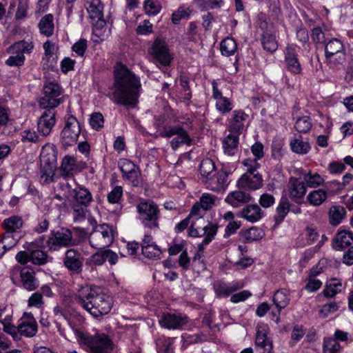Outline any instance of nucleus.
Listing matches in <instances>:
<instances>
[{
    "label": "nucleus",
    "mask_w": 353,
    "mask_h": 353,
    "mask_svg": "<svg viewBox=\"0 0 353 353\" xmlns=\"http://www.w3.org/2000/svg\"><path fill=\"white\" fill-rule=\"evenodd\" d=\"M69 325L77 338L79 343L93 353H111L113 343L109 336L104 333L90 335L74 327L70 321Z\"/></svg>",
    "instance_id": "nucleus-4"
},
{
    "label": "nucleus",
    "mask_w": 353,
    "mask_h": 353,
    "mask_svg": "<svg viewBox=\"0 0 353 353\" xmlns=\"http://www.w3.org/2000/svg\"><path fill=\"white\" fill-rule=\"evenodd\" d=\"M290 301L289 291L284 288L276 290L272 297L273 303L279 310L286 307L290 303Z\"/></svg>",
    "instance_id": "nucleus-35"
},
{
    "label": "nucleus",
    "mask_w": 353,
    "mask_h": 353,
    "mask_svg": "<svg viewBox=\"0 0 353 353\" xmlns=\"http://www.w3.org/2000/svg\"><path fill=\"white\" fill-rule=\"evenodd\" d=\"M10 278L14 285L20 286L22 284V267L20 265L12 269Z\"/></svg>",
    "instance_id": "nucleus-64"
},
{
    "label": "nucleus",
    "mask_w": 353,
    "mask_h": 353,
    "mask_svg": "<svg viewBox=\"0 0 353 353\" xmlns=\"http://www.w3.org/2000/svg\"><path fill=\"white\" fill-rule=\"evenodd\" d=\"M251 200V195L241 190L231 192L225 199V201L234 208H237L241 204L247 203Z\"/></svg>",
    "instance_id": "nucleus-30"
},
{
    "label": "nucleus",
    "mask_w": 353,
    "mask_h": 353,
    "mask_svg": "<svg viewBox=\"0 0 353 353\" xmlns=\"http://www.w3.org/2000/svg\"><path fill=\"white\" fill-rule=\"evenodd\" d=\"M240 236L243 242L245 243H250L253 241L261 239L264 236V232L255 226L240 232Z\"/></svg>",
    "instance_id": "nucleus-34"
},
{
    "label": "nucleus",
    "mask_w": 353,
    "mask_h": 353,
    "mask_svg": "<svg viewBox=\"0 0 353 353\" xmlns=\"http://www.w3.org/2000/svg\"><path fill=\"white\" fill-rule=\"evenodd\" d=\"M216 196L209 193H203L199 199L200 205L203 211H207L212 208L215 204Z\"/></svg>",
    "instance_id": "nucleus-52"
},
{
    "label": "nucleus",
    "mask_w": 353,
    "mask_h": 353,
    "mask_svg": "<svg viewBox=\"0 0 353 353\" xmlns=\"http://www.w3.org/2000/svg\"><path fill=\"white\" fill-rule=\"evenodd\" d=\"M342 283L336 279H332L330 282L327 283L322 294L327 298H333L341 292Z\"/></svg>",
    "instance_id": "nucleus-42"
},
{
    "label": "nucleus",
    "mask_w": 353,
    "mask_h": 353,
    "mask_svg": "<svg viewBox=\"0 0 353 353\" xmlns=\"http://www.w3.org/2000/svg\"><path fill=\"white\" fill-rule=\"evenodd\" d=\"M74 184H75L74 182H73V184H71L66 180L58 184V188L62 191L65 199L68 200L72 199L75 190Z\"/></svg>",
    "instance_id": "nucleus-54"
},
{
    "label": "nucleus",
    "mask_w": 353,
    "mask_h": 353,
    "mask_svg": "<svg viewBox=\"0 0 353 353\" xmlns=\"http://www.w3.org/2000/svg\"><path fill=\"white\" fill-rule=\"evenodd\" d=\"M215 106L216 110L223 115L228 114L232 109V104L230 100L226 97L217 100Z\"/></svg>",
    "instance_id": "nucleus-53"
},
{
    "label": "nucleus",
    "mask_w": 353,
    "mask_h": 353,
    "mask_svg": "<svg viewBox=\"0 0 353 353\" xmlns=\"http://www.w3.org/2000/svg\"><path fill=\"white\" fill-rule=\"evenodd\" d=\"M269 328L267 325L259 324L256 326L255 345L261 353H273L272 341L268 337Z\"/></svg>",
    "instance_id": "nucleus-18"
},
{
    "label": "nucleus",
    "mask_w": 353,
    "mask_h": 353,
    "mask_svg": "<svg viewBox=\"0 0 353 353\" xmlns=\"http://www.w3.org/2000/svg\"><path fill=\"white\" fill-rule=\"evenodd\" d=\"M303 181L310 188H316L324 185L325 179L319 174L311 171L303 174Z\"/></svg>",
    "instance_id": "nucleus-39"
},
{
    "label": "nucleus",
    "mask_w": 353,
    "mask_h": 353,
    "mask_svg": "<svg viewBox=\"0 0 353 353\" xmlns=\"http://www.w3.org/2000/svg\"><path fill=\"white\" fill-rule=\"evenodd\" d=\"M46 111L41 114L37 123L38 131L43 136L50 134L54 127L55 120V112L53 108H45Z\"/></svg>",
    "instance_id": "nucleus-22"
},
{
    "label": "nucleus",
    "mask_w": 353,
    "mask_h": 353,
    "mask_svg": "<svg viewBox=\"0 0 353 353\" xmlns=\"http://www.w3.org/2000/svg\"><path fill=\"white\" fill-rule=\"evenodd\" d=\"M39 28L41 34L48 37L52 36L54 32L53 16L48 14L43 17L39 23Z\"/></svg>",
    "instance_id": "nucleus-36"
},
{
    "label": "nucleus",
    "mask_w": 353,
    "mask_h": 353,
    "mask_svg": "<svg viewBox=\"0 0 353 353\" xmlns=\"http://www.w3.org/2000/svg\"><path fill=\"white\" fill-rule=\"evenodd\" d=\"M243 281H234L230 284L221 283L214 285V292L217 297L225 298L234 292L242 289L244 287Z\"/></svg>",
    "instance_id": "nucleus-28"
},
{
    "label": "nucleus",
    "mask_w": 353,
    "mask_h": 353,
    "mask_svg": "<svg viewBox=\"0 0 353 353\" xmlns=\"http://www.w3.org/2000/svg\"><path fill=\"white\" fill-rule=\"evenodd\" d=\"M84 259L81 252L74 248L65 251L63 259L65 268L73 274H80L82 272Z\"/></svg>",
    "instance_id": "nucleus-17"
},
{
    "label": "nucleus",
    "mask_w": 353,
    "mask_h": 353,
    "mask_svg": "<svg viewBox=\"0 0 353 353\" xmlns=\"http://www.w3.org/2000/svg\"><path fill=\"white\" fill-rule=\"evenodd\" d=\"M341 345L336 339L325 338L323 343V353H339Z\"/></svg>",
    "instance_id": "nucleus-49"
},
{
    "label": "nucleus",
    "mask_w": 353,
    "mask_h": 353,
    "mask_svg": "<svg viewBox=\"0 0 353 353\" xmlns=\"http://www.w3.org/2000/svg\"><path fill=\"white\" fill-rule=\"evenodd\" d=\"M236 185L241 189L256 190L263 185V179L259 172L243 174L237 181Z\"/></svg>",
    "instance_id": "nucleus-25"
},
{
    "label": "nucleus",
    "mask_w": 353,
    "mask_h": 353,
    "mask_svg": "<svg viewBox=\"0 0 353 353\" xmlns=\"http://www.w3.org/2000/svg\"><path fill=\"white\" fill-rule=\"evenodd\" d=\"M144 9L147 14L156 15L161 9L159 1H144Z\"/></svg>",
    "instance_id": "nucleus-60"
},
{
    "label": "nucleus",
    "mask_w": 353,
    "mask_h": 353,
    "mask_svg": "<svg viewBox=\"0 0 353 353\" xmlns=\"http://www.w3.org/2000/svg\"><path fill=\"white\" fill-rule=\"evenodd\" d=\"M190 10L188 8L183 7L179 8L176 11L174 12L172 15V21L174 24H178L182 19H188L190 16Z\"/></svg>",
    "instance_id": "nucleus-59"
},
{
    "label": "nucleus",
    "mask_w": 353,
    "mask_h": 353,
    "mask_svg": "<svg viewBox=\"0 0 353 353\" xmlns=\"http://www.w3.org/2000/svg\"><path fill=\"white\" fill-rule=\"evenodd\" d=\"M3 326V331L13 337L14 340H20L22 336V323L15 327L10 324V321H6V323L2 324Z\"/></svg>",
    "instance_id": "nucleus-50"
},
{
    "label": "nucleus",
    "mask_w": 353,
    "mask_h": 353,
    "mask_svg": "<svg viewBox=\"0 0 353 353\" xmlns=\"http://www.w3.org/2000/svg\"><path fill=\"white\" fill-rule=\"evenodd\" d=\"M242 164L246 168V172L245 174H256L258 168L260 167V164L258 161L252 159H246Z\"/></svg>",
    "instance_id": "nucleus-63"
},
{
    "label": "nucleus",
    "mask_w": 353,
    "mask_h": 353,
    "mask_svg": "<svg viewBox=\"0 0 353 353\" xmlns=\"http://www.w3.org/2000/svg\"><path fill=\"white\" fill-rule=\"evenodd\" d=\"M115 232L111 225L103 223L97 225L89 236V243L94 249L107 248L114 239Z\"/></svg>",
    "instance_id": "nucleus-8"
},
{
    "label": "nucleus",
    "mask_w": 353,
    "mask_h": 353,
    "mask_svg": "<svg viewBox=\"0 0 353 353\" xmlns=\"http://www.w3.org/2000/svg\"><path fill=\"white\" fill-rule=\"evenodd\" d=\"M123 196V188L115 186L107 195L108 201L111 204L119 203Z\"/></svg>",
    "instance_id": "nucleus-55"
},
{
    "label": "nucleus",
    "mask_w": 353,
    "mask_h": 353,
    "mask_svg": "<svg viewBox=\"0 0 353 353\" xmlns=\"http://www.w3.org/2000/svg\"><path fill=\"white\" fill-rule=\"evenodd\" d=\"M92 254L86 261V264L90 265L100 266L104 264V258L101 249Z\"/></svg>",
    "instance_id": "nucleus-58"
},
{
    "label": "nucleus",
    "mask_w": 353,
    "mask_h": 353,
    "mask_svg": "<svg viewBox=\"0 0 353 353\" xmlns=\"http://www.w3.org/2000/svg\"><path fill=\"white\" fill-rule=\"evenodd\" d=\"M81 132L78 120L72 115L69 116L65 121V125L61 132V142L65 146L74 145Z\"/></svg>",
    "instance_id": "nucleus-15"
},
{
    "label": "nucleus",
    "mask_w": 353,
    "mask_h": 353,
    "mask_svg": "<svg viewBox=\"0 0 353 353\" xmlns=\"http://www.w3.org/2000/svg\"><path fill=\"white\" fill-rule=\"evenodd\" d=\"M2 226L6 230L2 239L6 252L15 246L21 239L20 229L22 228V219L18 216H12L3 221Z\"/></svg>",
    "instance_id": "nucleus-7"
},
{
    "label": "nucleus",
    "mask_w": 353,
    "mask_h": 353,
    "mask_svg": "<svg viewBox=\"0 0 353 353\" xmlns=\"http://www.w3.org/2000/svg\"><path fill=\"white\" fill-rule=\"evenodd\" d=\"M39 283L33 271L23 270V288L32 291L39 287Z\"/></svg>",
    "instance_id": "nucleus-46"
},
{
    "label": "nucleus",
    "mask_w": 353,
    "mask_h": 353,
    "mask_svg": "<svg viewBox=\"0 0 353 353\" xmlns=\"http://www.w3.org/2000/svg\"><path fill=\"white\" fill-rule=\"evenodd\" d=\"M353 242V233L346 230H339L332 241V248L335 250H343Z\"/></svg>",
    "instance_id": "nucleus-26"
},
{
    "label": "nucleus",
    "mask_w": 353,
    "mask_h": 353,
    "mask_svg": "<svg viewBox=\"0 0 353 353\" xmlns=\"http://www.w3.org/2000/svg\"><path fill=\"white\" fill-rule=\"evenodd\" d=\"M187 322L186 316L174 313H163L159 319L161 326L168 330L181 329Z\"/></svg>",
    "instance_id": "nucleus-21"
},
{
    "label": "nucleus",
    "mask_w": 353,
    "mask_h": 353,
    "mask_svg": "<svg viewBox=\"0 0 353 353\" xmlns=\"http://www.w3.org/2000/svg\"><path fill=\"white\" fill-rule=\"evenodd\" d=\"M154 125L158 133L157 137L170 138L176 136L170 141V145L173 150H176L180 145H190L191 144L192 139L182 125H169L168 117L165 114L154 116Z\"/></svg>",
    "instance_id": "nucleus-3"
},
{
    "label": "nucleus",
    "mask_w": 353,
    "mask_h": 353,
    "mask_svg": "<svg viewBox=\"0 0 353 353\" xmlns=\"http://www.w3.org/2000/svg\"><path fill=\"white\" fill-rule=\"evenodd\" d=\"M346 211L342 206H332L329 210V221L332 225H339L343 219Z\"/></svg>",
    "instance_id": "nucleus-41"
},
{
    "label": "nucleus",
    "mask_w": 353,
    "mask_h": 353,
    "mask_svg": "<svg viewBox=\"0 0 353 353\" xmlns=\"http://www.w3.org/2000/svg\"><path fill=\"white\" fill-rule=\"evenodd\" d=\"M290 145L292 152L299 154H306L310 149V144L303 141L302 139L295 138L292 139Z\"/></svg>",
    "instance_id": "nucleus-47"
},
{
    "label": "nucleus",
    "mask_w": 353,
    "mask_h": 353,
    "mask_svg": "<svg viewBox=\"0 0 353 353\" xmlns=\"http://www.w3.org/2000/svg\"><path fill=\"white\" fill-rule=\"evenodd\" d=\"M239 143V135L231 134L228 135L223 141L225 154L232 156L235 154Z\"/></svg>",
    "instance_id": "nucleus-40"
},
{
    "label": "nucleus",
    "mask_w": 353,
    "mask_h": 353,
    "mask_svg": "<svg viewBox=\"0 0 353 353\" xmlns=\"http://www.w3.org/2000/svg\"><path fill=\"white\" fill-rule=\"evenodd\" d=\"M284 53L287 70L294 74H301L302 68L295 48L292 46H288Z\"/></svg>",
    "instance_id": "nucleus-24"
},
{
    "label": "nucleus",
    "mask_w": 353,
    "mask_h": 353,
    "mask_svg": "<svg viewBox=\"0 0 353 353\" xmlns=\"http://www.w3.org/2000/svg\"><path fill=\"white\" fill-rule=\"evenodd\" d=\"M81 168L77 163L74 157L66 155L62 160L60 167V174L64 178H72L75 174L79 172Z\"/></svg>",
    "instance_id": "nucleus-27"
},
{
    "label": "nucleus",
    "mask_w": 353,
    "mask_h": 353,
    "mask_svg": "<svg viewBox=\"0 0 353 353\" xmlns=\"http://www.w3.org/2000/svg\"><path fill=\"white\" fill-rule=\"evenodd\" d=\"M75 190L72 199L75 203L84 205H89L92 201V195L90 190L84 187L74 184Z\"/></svg>",
    "instance_id": "nucleus-33"
},
{
    "label": "nucleus",
    "mask_w": 353,
    "mask_h": 353,
    "mask_svg": "<svg viewBox=\"0 0 353 353\" xmlns=\"http://www.w3.org/2000/svg\"><path fill=\"white\" fill-rule=\"evenodd\" d=\"M231 172L223 166L217 170L206 179L203 180L206 188L215 192H224L230 183L229 175Z\"/></svg>",
    "instance_id": "nucleus-12"
},
{
    "label": "nucleus",
    "mask_w": 353,
    "mask_h": 353,
    "mask_svg": "<svg viewBox=\"0 0 353 353\" xmlns=\"http://www.w3.org/2000/svg\"><path fill=\"white\" fill-rule=\"evenodd\" d=\"M8 52L12 55L6 61L8 66H21L22 65V41L15 42L10 46Z\"/></svg>",
    "instance_id": "nucleus-29"
},
{
    "label": "nucleus",
    "mask_w": 353,
    "mask_h": 353,
    "mask_svg": "<svg viewBox=\"0 0 353 353\" xmlns=\"http://www.w3.org/2000/svg\"><path fill=\"white\" fill-rule=\"evenodd\" d=\"M38 325L35 320L23 321V336L32 337L37 332Z\"/></svg>",
    "instance_id": "nucleus-57"
},
{
    "label": "nucleus",
    "mask_w": 353,
    "mask_h": 353,
    "mask_svg": "<svg viewBox=\"0 0 353 353\" xmlns=\"http://www.w3.org/2000/svg\"><path fill=\"white\" fill-rule=\"evenodd\" d=\"M57 167V150L52 143L42 147L40 154L41 178L44 183L52 181Z\"/></svg>",
    "instance_id": "nucleus-5"
},
{
    "label": "nucleus",
    "mask_w": 353,
    "mask_h": 353,
    "mask_svg": "<svg viewBox=\"0 0 353 353\" xmlns=\"http://www.w3.org/2000/svg\"><path fill=\"white\" fill-rule=\"evenodd\" d=\"M327 62L333 65L341 64L345 60V52L343 43L337 39L330 40L325 46Z\"/></svg>",
    "instance_id": "nucleus-16"
},
{
    "label": "nucleus",
    "mask_w": 353,
    "mask_h": 353,
    "mask_svg": "<svg viewBox=\"0 0 353 353\" xmlns=\"http://www.w3.org/2000/svg\"><path fill=\"white\" fill-rule=\"evenodd\" d=\"M77 304L94 317H101L108 314L112 307V298L97 286H81L74 296Z\"/></svg>",
    "instance_id": "nucleus-2"
},
{
    "label": "nucleus",
    "mask_w": 353,
    "mask_h": 353,
    "mask_svg": "<svg viewBox=\"0 0 353 353\" xmlns=\"http://www.w3.org/2000/svg\"><path fill=\"white\" fill-rule=\"evenodd\" d=\"M148 52L157 62L164 66L169 65L173 59L166 42L160 37L155 39Z\"/></svg>",
    "instance_id": "nucleus-14"
},
{
    "label": "nucleus",
    "mask_w": 353,
    "mask_h": 353,
    "mask_svg": "<svg viewBox=\"0 0 353 353\" xmlns=\"http://www.w3.org/2000/svg\"><path fill=\"white\" fill-rule=\"evenodd\" d=\"M216 170H217L215 168V163L211 159L207 158L203 159L199 168L201 181H203V180L208 178V176H211Z\"/></svg>",
    "instance_id": "nucleus-43"
},
{
    "label": "nucleus",
    "mask_w": 353,
    "mask_h": 353,
    "mask_svg": "<svg viewBox=\"0 0 353 353\" xmlns=\"http://www.w3.org/2000/svg\"><path fill=\"white\" fill-rule=\"evenodd\" d=\"M312 127V119L308 116H303L296 119L294 124L295 130L299 133L306 134Z\"/></svg>",
    "instance_id": "nucleus-45"
},
{
    "label": "nucleus",
    "mask_w": 353,
    "mask_h": 353,
    "mask_svg": "<svg viewBox=\"0 0 353 353\" xmlns=\"http://www.w3.org/2000/svg\"><path fill=\"white\" fill-rule=\"evenodd\" d=\"M141 91L140 78L122 63L114 69V83L110 99L117 105L134 108L139 103Z\"/></svg>",
    "instance_id": "nucleus-1"
},
{
    "label": "nucleus",
    "mask_w": 353,
    "mask_h": 353,
    "mask_svg": "<svg viewBox=\"0 0 353 353\" xmlns=\"http://www.w3.org/2000/svg\"><path fill=\"white\" fill-rule=\"evenodd\" d=\"M261 44L263 49L270 53L274 52L278 48L276 36L271 32H265L262 34Z\"/></svg>",
    "instance_id": "nucleus-37"
},
{
    "label": "nucleus",
    "mask_w": 353,
    "mask_h": 353,
    "mask_svg": "<svg viewBox=\"0 0 353 353\" xmlns=\"http://www.w3.org/2000/svg\"><path fill=\"white\" fill-rule=\"evenodd\" d=\"M43 236H40L34 242L28 243L26 250H23V270L27 268L28 262H32L34 265H42L47 263V254L40 248L43 243Z\"/></svg>",
    "instance_id": "nucleus-11"
},
{
    "label": "nucleus",
    "mask_w": 353,
    "mask_h": 353,
    "mask_svg": "<svg viewBox=\"0 0 353 353\" xmlns=\"http://www.w3.org/2000/svg\"><path fill=\"white\" fill-rule=\"evenodd\" d=\"M248 118L247 114L242 110H234L230 117L228 119V130L231 134L239 135L242 133L244 127L245 122Z\"/></svg>",
    "instance_id": "nucleus-20"
},
{
    "label": "nucleus",
    "mask_w": 353,
    "mask_h": 353,
    "mask_svg": "<svg viewBox=\"0 0 353 353\" xmlns=\"http://www.w3.org/2000/svg\"><path fill=\"white\" fill-rule=\"evenodd\" d=\"M85 8L90 18L97 22L94 30L97 32V26L101 28L105 25V21L103 19V5L101 1H87Z\"/></svg>",
    "instance_id": "nucleus-23"
},
{
    "label": "nucleus",
    "mask_w": 353,
    "mask_h": 353,
    "mask_svg": "<svg viewBox=\"0 0 353 353\" xmlns=\"http://www.w3.org/2000/svg\"><path fill=\"white\" fill-rule=\"evenodd\" d=\"M141 251L143 256L150 259H158L161 254V250L156 244L142 246Z\"/></svg>",
    "instance_id": "nucleus-51"
},
{
    "label": "nucleus",
    "mask_w": 353,
    "mask_h": 353,
    "mask_svg": "<svg viewBox=\"0 0 353 353\" xmlns=\"http://www.w3.org/2000/svg\"><path fill=\"white\" fill-rule=\"evenodd\" d=\"M46 243L51 251H57L61 248L75 246L79 243L72 238L71 230L64 227L52 230Z\"/></svg>",
    "instance_id": "nucleus-10"
},
{
    "label": "nucleus",
    "mask_w": 353,
    "mask_h": 353,
    "mask_svg": "<svg viewBox=\"0 0 353 353\" xmlns=\"http://www.w3.org/2000/svg\"><path fill=\"white\" fill-rule=\"evenodd\" d=\"M158 353H173L172 346L173 339L169 337L161 336L156 342Z\"/></svg>",
    "instance_id": "nucleus-48"
},
{
    "label": "nucleus",
    "mask_w": 353,
    "mask_h": 353,
    "mask_svg": "<svg viewBox=\"0 0 353 353\" xmlns=\"http://www.w3.org/2000/svg\"><path fill=\"white\" fill-rule=\"evenodd\" d=\"M289 196L297 204L304 203V196L307 192V185L304 181L296 177H290L288 186Z\"/></svg>",
    "instance_id": "nucleus-19"
},
{
    "label": "nucleus",
    "mask_w": 353,
    "mask_h": 353,
    "mask_svg": "<svg viewBox=\"0 0 353 353\" xmlns=\"http://www.w3.org/2000/svg\"><path fill=\"white\" fill-rule=\"evenodd\" d=\"M44 96L39 100V105L42 108H54L61 103L60 95L61 88L55 81H50L43 86Z\"/></svg>",
    "instance_id": "nucleus-13"
},
{
    "label": "nucleus",
    "mask_w": 353,
    "mask_h": 353,
    "mask_svg": "<svg viewBox=\"0 0 353 353\" xmlns=\"http://www.w3.org/2000/svg\"><path fill=\"white\" fill-rule=\"evenodd\" d=\"M137 210L139 220L145 228L150 230L159 228L160 210L153 201L141 199L137 205Z\"/></svg>",
    "instance_id": "nucleus-6"
},
{
    "label": "nucleus",
    "mask_w": 353,
    "mask_h": 353,
    "mask_svg": "<svg viewBox=\"0 0 353 353\" xmlns=\"http://www.w3.org/2000/svg\"><path fill=\"white\" fill-rule=\"evenodd\" d=\"M327 198V193L323 189L311 191L307 196L308 203L313 206H319L323 204Z\"/></svg>",
    "instance_id": "nucleus-38"
},
{
    "label": "nucleus",
    "mask_w": 353,
    "mask_h": 353,
    "mask_svg": "<svg viewBox=\"0 0 353 353\" xmlns=\"http://www.w3.org/2000/svg\"><path fill=\"white\" fill-rule=\"evenodd\" d=\"M123 178L128 180L134 186H139L141 184V173L138 167Z\"/></svg>",
    "instance_id": "nucleus-61"
},
{
    "label": "nucleus",
    "mask_w": 353,
    "mask_h": 353,
    "mask_svg": "<svg viewBox=\"0 0 353 353\" xmlns=\"http://www.w3.org/2000/svg\"><path fill=\"white\" fill-rule=\"evenodd\" d=\"M241 216L250 223H255L262 218L263 211L258 205L249 204L242 209Z\"/></svg>",
    "instance_id": "nucleus-31"
},
{
    "label": "nucleus",
    "mask_w": 353,
    "mask_h": 353,
    "mask_svg": "<svg viewBox=\"0 0 353 353\" xmlns=\"http://www.w3.org/2000/svg\"><path fill=\"white\" fill-rule=\"evenodd\" d=\"M217 230V224L205 221L203 217H199L196 220H192L188 234L194 238L205 236L203 243L208 245L214 239Z\"/></svg>",
    "instance_id": "nucleus-9"
},
{
    "label": "nucleus",
    "mask_w": 353,
    "mask_h": 353,
    "mask_svg": "<svg viewBox=\"0 0 353 353\" xmlns=\"http://www.w3.org/2000/svg\"><path fill=\"white\" fill-rule=\"evenodd\" d=\"M118 166L122 173L123 177L137 168L132 161L127 159H120Z\"/></svg>",
    "instance_id": "nucleus-56"
},
{
    "label": "nucleus",
    "mask_w": 353,
    "mask_h": 353,
    "mask_svg": "<svg viewBox=\"0 0 353 353\" xmlns=\"http://www.w3.org/2000/svg\"><path fill=\"white\" fill-rule=\"evenodd\" d=\"M220 49L223 55L230 57L237 50L236 42L232 37H226L221 42Z\"/></svg>",
    "instance_id": "nucleus-44"
},
{
    "label": "nucleus",
    "mask_w": 353,
    "mask_h": 353,
    "mask_svg": "<svg viewBox=\"0 0 353 353\" xmlns=\"http://www.w3.org/2000/svg\"><path fill=\"white\" fill-rule=\"evenodd\" d=\"M104 119L101 113L95 112L91 115L90 119V124L92 128L96 130H99L103 126Z\"/></svg>",
    "instance_id": "nucleus-62"
},
{
    "label": "nucleus",
    "mask_w": 353,
    "mask_h": 353,
    "mask_svg": "<svg viewBox=\"0 0 353 353\" xmlns=\"http://www.w3.org/2000/svg\"><path fill=\"white\" fill-rule=\"evenodd\" d=\"M291 205L287 196L283 195L279 200V204L276 208V214L274 216L276 224H280L283 221L290 210Z\"/></svg>",
    "instance_id": "nucleus-32"
}]
</instances>
